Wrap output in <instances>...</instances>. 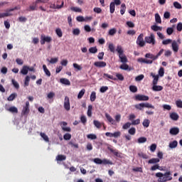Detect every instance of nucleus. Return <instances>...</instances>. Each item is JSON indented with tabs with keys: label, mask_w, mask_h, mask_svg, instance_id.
<instances>
[{
	"label": "nucleus",
	"mask_w": 182,
	"mask_h": 182,
	"mask_svg": "<svg viewBox=\"0 0 182 182\" xmlns=\"http://www.w3.org/2000/svg\"><path fill=\"white\" fill-rule=\"evenodd\" d=\"M142 125L144 126V127H149V126H150V121L147 119H144Z\"/></svg>",
	"instance_id": "nucleus-44"
},
{
	"label": "nucleus",
	"mask_w": 182,
	"mask_h": 182,
	"mask_svg": "<svg viewBox=\"0 0 182 182\" xmlns=\"http://www.w3.org/2000/svg\"><path fill=\"white\" fill-rule=\"evenodd\" d=\"M156 170H160L161 171H163V168H161V166H160L159 164H155L151 167V171H156Z\"/></svg>",
	"instance_id": "nucleus-25"
},
{
	"label": "nucleus",
	"mask_w": 182,
	"mask_h": 182,
	"mask_svg": "<svg viewBox=\"0 0 182 182\" xmlns=\"http://www.w3.org/2000/svg\"><path fill=\"white\" fill-rule=\"evenodd\" d=\"M105 117L109 123H112V124H114V119H113V117H112V116H110V114H109L108 113H105Z\"/></svg>",
	"instance_id": "nucleus-22"
},
{
	"label": "nucleus",
	"mask_w": 182,
	"mask_h": 182,
	"mask_svg": "<svg viewBox=\"0 0 182 182\" xmlns=\"http://www.w3.org/2000/svg\"><path fill=\"white\" fill-rule=\"evenodd\" d=\"M149 164H156V163H160V159L152 158L148 161Z\"/></svg>",
	"instance_id": "nucleus-17"
},
{
	"label": "nucleus",
	"mask_w": 182,
	"mask_h": 182,
	"mask_svg": "<svg viewBox=\"0 0 182 182\" xmlns=\"http://www.w3.org/2000/svg\"><path fill=\"white\" fill-rule=\"evenodd\" d=\"M43 69L46 76H48V77H50V71H49V70L46 67V65H43Z\"/></svg>",
	"instance_id": "nucleus-30"
},
{
	"label": "nucleus",
	"mask_w": 182,
	"mask_h": 182,
	"mask_svg": "<svg viewBox=\"0 0 182 182\" xmlns=\"http://www.w3.org/2000/svg\"><path fill=\"white\" fill-rule=\"evenodd\" d=\"M80 121H81V123H82L83 124H86L87 122V119L86 118V116L82 115L80 117Z\"/></svg>",
	"instance_id": "nucleus-53"
},
{
	"label": "nucleus",
	"mask_w": 182,
	"mask_h": 182,
	"mask_svg": "<svg viewBox=\"0 0 182 182\" xmlns=\"http://www.w3.org/2000/svg\"><path fill=\"white\" fill-rule=\"evenodd\" d=\"M40 136L43 139L44 141H46L47 143H49V136L46 135V134L41 132Z\"/></svg>",
	"instance_id": "nucleus-29"
},
{
	"label": "nucleus",
	"mask_w": 182,
	"mask_h": 182,
	"mask_svg": "<svg viewBox=\"0 0 182 182\" xmlns=\"http://www.w3.org/2000/svg\"><path fill=\"white\" fill-rule=\"evenodd\" d=\"M176 29L178 32H181V31H182V23H178L177 24Z\"/></svg>",
	"instance_id": "nucleus-64"
},
{
	"label": "nucleus",
	"mask_w": 182,
	"mask_h": 182,
	"mask_svg": "<svg viewBox=\"0 0 182 182\" xmlns=\"http://www.w3.org/2000/svg\"><path fill=\"white\" fill-rule=\"evenodd\" d=\"M96 100V92H92L90 95V101L91 102H95Z\"/></svg>",
	"instance_id": "nucleus-56"
},
{
	"label": "nucleus",
	"mask_w": 182,
	"mask_h": 182,
	"mask_svg": "<svg viewBox=\"0 0 182 182\" xmlns=\"http://www.w3.org/2000/svg\"><path fill=\"white\" fill-rule=\"evenodd\" d=\"M28 69H29V66L23 65L21 70V73L22 75H28Z\"/></svg>",
	"instance_id": "nucleus-23"
},
{
	"label": "nucleus",
	"mask_w": 182,
	"mask_h": 182,
	"mask_svg": "<svg viewBox=\"0 0 182 182\" xmlns=\"http://www.w3.org/2000/svg\"><path fill=\"white\" fill-rule=\"evenodd\" d=\"M29 112H31V109H29V101H26V105L23 107L21 116H28V114H29Z\"/></svg>",
	"instance_id": "nucleus-8"
},
{
	"label": "nucleus",
	"mask_w": 182,
	"mask_h": 182,
	"mask_svg": "<svg viewBox=\"0 0 182 182\" xmlns=\"http://www.w3.org/2000/svg\"><path fill=\"white\" fill-rule=\"evenodd\" d=\"M116 32H117L116 28H111L108 32V35H109V36H114Z\"/></svg>",
	"instance_id": "nucleus-41"
},
{
	"label": "nucleus",
	"mask_w": 182,
	"mask_h": 182,
	"mask_svg": "<svg viewBox=\"0 0 182 182\" xmlns=\"http://www.w3.org/2000/svg\"><path fill=\"white\" fill-rule=\"evenodd\" d=\"M52 42V37L46 36L44 34H42L41 36V45H45V43H50Z\"/></svg>",
	"instance_id": "nucleus-9"
},
{
	"label": "nucleus",
	"mask_w": 182,
	"mask_h": 182,
	"mask_svg": "<svg viewBox=\"0 0 182 182\" xmlns=\"http://www.w3.org/2000/svg\"><path fill=\"white\" fill-rule=\"evenodd\" d=\"M64 109H65L67 112H69V110H70V100L68 96L65 97Z\"/></svg>",
	"instance_id": "nucleus-11"
},
{
	"label": "nucleus",
	"mask_w": 182,
	"mask_h": 182,
	"mask_svg": "<svg viewBox=\"0 0 182 182\" xmlns=\"http://www.w3.org/2000/svg\"><path fill=\"white\" fill-rule=\"evenodd\" d=\"M6 16H12V14L9 13L8 10H6V13H0V18H5Z\"/></svg>",
	"instance_id": "nucleus-31"
},
{
	"label": "nucleus",
	"mask_w": 182,
	"mask_h": 182,
	"mask_svg": "<svg viewBox=\"0 0 182 182\" xmlns=\"http://www.w3.org/2000/svg\"><path fill=\"white\" fill-rule=\"evenodd\" d=\"M107 90H109V87L107 86H102L100 89L101 93H105L107 92Z\"/></svg>",
	"instance_id": "nucleus-54"
},
{
	"label": "nucleus",
	"mask_w": 182,
	"mask_h": 182,
	"mask_svg": "<svg viewBox=\"0 0 182 182\" xmlns=\"http://www.w3.org/2000/svg\"><path fill=\"white\" fill-rule=\"evenodd\" d=\"M155 21L156 23H161V17H160V14H159V13L155 14Z\"/></svg>",
	"instance_id": "nucleus-35"
},
{
	"label": "nucleus",
	"mask_w": 182,
	"mask_h": 182,
	"mask_svg": "<svg viewBox=\"0 0 182 182\" xmlns=\"http://www.w3.org/2000/svg\"><path fill=\"white\" fill-rule=\"evenodd\" d=\"M90 53H97V47H91L89 48Z\"/></svg>",
	"instance_id": "nucleus-50"
},
{
	"label": "nucleus",
	"mask_w": 182,
	"mask_h": 182,
	"mask_svg": "<svg viewBox=\"0 0 182 182\" xmlns=\"http://www.w3.org/2000/svg\"><path fill=\"white\" fill-rule=\"evenodd\" d=\"M119 68L122 70H129V65H127L126 63L121 65Z\"/></svg>",
	"instance_id": "nucleus-51"
},
{
	"label": "nucleus",
	"mask_w": 182,
	"mask_h": 182,
	"mask_svg": "<svg viewBox=\"0 0 182 182\" xmlns=\"http://www.w3.org/2000/svg\"><path fill=\"white\" fill-rule=\"evenodd\" d=\"M172 49L173 52H178V44H177V41H173L172 42Z\"/></svg>",
	"instance_id": "nucleus-19"
},
{
	"label": "nucleus",
	"mask_w": 182,
	"mask_h": 182,
	"mask_svg": "<svg viewBox=\"0 0 182 182\" xmlns=\"http://www.w3.org/2000/svg\"><path fill=\"white\" fill-rule=\"evenodd\" d=\"M116 50L119 53L120 62H122V63H127V57H126V55H124V51L121 46H117Z\"/></svg>",
	"instance_id": "nucleus-2"
},
{
	"label": "nucleus",
	"mask_w": 182,
	"mask_h": 182,
	"mask_svg": "<svg viewBox=\"0 0 182 182\" xmlns=\"http://www.w3.org/2000/svg\"><path fill=\"white\" fill-rule=\"evenodd\" d=\"M134 107L137 110H143L144 107L147 109H155L154 106L149 102L136 104L134 105Z\"/></svg>",
	"instance_id": "nucleus-3"
},
{
	"label": "nucleus",
	"mask_w": 182,
	"mask_h": 182,
	"mask_svg": "<svg viewBox=\"0 0 182 182\" xmlns=\"http://www.w3.org/2000/svg\"><path fill=\"white\" fill-rule=\"evenodd\" d=\"M93 123H94V126H95V127H97V129H101L102 124L100 123V122H99L97 120H94Z\"/></svg>",
	"instance_id": "nucleus-40"
},
{
	"label": "nucleus",
	"mask_w": 182,
	"mask_h": 182,
	"mask_svg": "<svg viewBox=\"0 0 182 182\" xmlns=\"http://www.w3.org/2000/svg\"><path fill=\"white\" fill-rule=\"evenodd\" d=\"M5 109L7 112H10V113H18V108L16 107H10L9 108L6 107Z\"/></svg>",
	"instance_id": "nucleus-16"
},
{
	"label": "nucleus",
	"mask_w": 182,
	"mask_h": 182,
	"mask_svg": "<svg viewBox=\"0 0 182 182\" xmlns=\"http://www.w3.org/2000/svg\"><path fill=\"white\" fill-rule=\"evenodd\" d=\"M177 146H178V142L176 140L169 143V148L170 149H176V147H177Z\"/></svg>",
	"instance_id": "nucleus-24"
},
{
	"label": "nucleus",
	"mask_w": 182,
	"mask_h": 182,
	"mask_svg": "<svg viewBox=\"0 0 182 182\" xmlns=\"http://www.w3.org/2000/svg\"><path fill=\"white\" fill-rule=\"evenodd\" d=\"M173 32H174V29L171 27H169L166 29L167 35H173Z\"/></svg>",
	"instance_id": "nucleus-60"
},
{
	"label": "nucleus",
	"mask_w": 182,
	"mask_h": 182,
	"mask_svg": "<svg viewBox=\"0 0 182 182\" xmlns=\"http://www.w3.org/2000/svg\"><path fill=\"white\" fill-rule=\"evenodd\" d=\"M143 38H144V34L141 33L136 39V45H138L140 48L146 46V41H144Z\"/></svg>",
	"instance_id": "nucleus-7"
},
{
	"label": "nucleus",
	"mask_w": 182,
	"mask_h": 182,
	"mask_svg": "<svg viewBox=\"0 0 182 182\" xmlns=\"http://www.w3.org/2000/svg\"><path fill=\"white\" fill-rule=\"evenodd\" d=\"M125 12H126V4H122L121 5L120 14H121V15H124Z\"/></svg>",
	"instance_id": "nucleus-38"
},
{
	"label": "nucleus",
	"mask_w": 182,
	"mask_h": 182,
	"mask_svg": "<svg viewBox=\"0 0 182 182\" xmlns=\"http://www.w3.org/2000/svg\"><path fill=\"white\" fill-rule=\"evenodd\" d=\"M63 139L64 140H70V139H72V135L69 133H67L64 134Z\"/></svg>",
	"instance_id": "nucleus-58"
},
{
	"label": "nucleus",
	"mask_w": 182,
	"mask_h": 182,
	"mask_svg": "<svg viewBox=\"0 0 182 182\" xmlns=\"http://www.w3.org/2000/svg\"><path fill=\"white\" fill-rule=\"evenodd\" d=\"M151 28L152 29V31H154V32H157V31H161V29H163L162 27L156 25L151 26Z\"/></svg>",
	"instance_id": "nucleus-36"
},
{
	"label": "nucleus",
	"mask_w": 182,
	"mask_h": 182,
	"mask_svg": "<svg viewBox=\"0 0 182 182\" xmlns=\"http://www.w3.org/2000/svg\"><path fill=\"white\" fill-rule=\"evenodd\" d=\"M56 160L58 161H63L64 160H66V156L65 155H58L56 157Z\"/></svg>",
	"instance_id": "nucleus-34"
},
{
	"label": "nucleus",
	"mask_w": 182,
	"mask_h": 182,
	"mask_svg": "<svg viewBox=\"0 0 182 182\" xmlns=\"http://www.w3.org/2000/svg\"><path fill=\"white\" fill-rule=\"evenodd\" d=\"M152 90L154 92H161V90H163V86L154 85V86L152 87Z\"/></svg>",
	"instance_id": "nucleus-21"
},
{
	"label": "nucleus",
	"mask_w": 182,
	"mask_h": 182,
	"mask_svg": "<svg viewBox=\"0 0 182 182\" xmlns=\"http://www.w3.org/2000/svg\"><path fill=\"white\" fill-rule=\"evenodd\" d=\"M128 133L132 136H134L136 134V128L132 127L129 129Z\"/></svg>",
	"instance_id": "nucleus-49"
},
{
	"label": "nucleus",
	"mask_w": 182,
	"mask_h": 182,
	"mask_svg": "<svg viewBox=\"0 0 182 182\" xmlns=\"http://www.w3.org/2000/svg\"><path fill=\"white\" fill-rule=\"evenodd\" d=\"M59 60L58 58H51L50 59H47V61L50 63L51 64H55V63H58V61Z\"/></svg>",
	"instance_id": "nucleus-37"
},
{
	"label": "nucleus",
	"mask_w": 182,
	"mask_h": 182,
	"mask_svg": "<svg viewBox=\"0 0 182 182\" xmlns=\"http://www.w3.org/2000/svg\"><path fill=\"white\" fill-rule=\"evenodd\" d=\"M93 109V106L89 105L87 114L88 117H92V110Z\"/></svg>",
	"instance_id": "nucleus-39"
},
{
	"label": "nucleus",
	"mask_w": 182,
	"mask_h": 182,
	"mask_svg": "<svg viewBox=\"0 0 182 182\" xmlns=\"http://www.w3.org/2000/svg\"><path fill=\"white\" fill-rule=\"evenodd\" d=\"M87 139H90V140H96L97 139V136L95 134H90L87 135Z\"/></svg>",
	"instance_id": "nucleus-43"
},
{
	"label": "nucleus",
	"mask_w": 182,
	"mask_h": 182,
	"mask_svg": "<svg viewBox=\"0 0 182 182\" xmlns=\"http://www.w3.org/2000/svg\"><path fill=\"white\" fill-rule=\"evenodd\" d=\"M102 77L106 79V80H109V79H110V80H117V78L108 73H104Z\"/></svg>",
	"instance_id": "nucleus-14"
},
{
	"label": "nucleus",
	"mask_w": 182,
	"mask_h": 182,
	"mask_svg": "<svg viewBox=\"0 0 182 182\" xmlns=\"http://www.w3.org/2000/svg\"><path fill=\"white\" fill-rule=\"evenodd\" d=\"M60 83L65 85L66 86H70V81L66 78H61L60 80Z\"/></svg>",
	"instance_id": "nucleus-20"
},
{
	"label": "nucleus",
	"mask_w": 182,
	"mask_h": 182,
	"mask_svg": "<svg viewBox=\"0 0 182 182\" xmlns=\"http://www.w3.org/2000/svg\"><path fill=\"white\" fill-rule=\"evenodd\" d=\"M129 90L132 93H136V92H137V87H136V85H131L129 86Z\"/></svg>",
	"instance_id": "nucleus-48"
},
{
	"label": "nucleus",
	"mask_w": 182,
	"mask_h": 182,
	"mask_svg": "<svg viewBox=\"0 0 182 182\" xmlns=\"http://www.w3.org/2000/svg\"><path fill=\"white\" fill-rule=\"evenodd\" d=\"M73 34L75 36H79V35H80V29H79V28H74L73 30Z\"/></svg>",
	"instance_id": "nucleus-42"
},
{
	"label": "nucleus",
	"mask_w": 182,
	"mask_h": 182,
	"mask_svg": "<svg viewBox=\"0 0 182 182\" xmlns=\"http://www.w3.org/2000/svg\"><path fill=\"white\" fill-rule=\"evenodd\" d=\"M116 9V6L114 2H111L109 4V12L110 14H114V11Z\"/></svg>",
	"instance_id": "nucleus-27"
},
{
	"label": "nucleus",
	"mask_w": 182,
	"mask_h": 182,
	"mask_svg": "<svg viewBox=\"0 0 182 182\" xmlns=\"http://www.w3.org/2000/svg\"><path fill=\"white\" fill-rule=\"evenodd\" d=\"M29 82H31V77L27 75L25 78L24 86H29Z\"/></svg>",
	"instance_id": "nucleus-47"
},
{
	"label": "nucleus",
	"mask_w": 182,
	"mask_h": 182,
	"mask_svg": "<svg viewBox=\"0 0 182 182\" xmlns=\"http://www.w3.org/2000/svg\"><path fill=\"white\" fill-rule=\"evenodd\" d=\"M173 6L176 8V9H181L182 6L178 1L173 2Z\"/></svg>",
	"instance_id": "nucleus-52"
},
{
	"label": "nucleus",
	"mask_w": 182,
	"mask_h": 182,
	"mask_svg": "<svg viewBox=\"0 0 182 182\" xmlns=\"http://www.w3.org/2000/svg\"><path fill=\"white\" fill-rule=\"evenodd\" d=\"M149 99V96L144 95H136L135 96V100H138L139 102H147Z\"/></svg>",
	"instance_id": "nucleus-10"
},
{
	"label": "nucleus",
	"mask_w": 182,
	"mask_h": 182,
	"mask_svg": "<svg viewBox=\"0 0 182 182\" xmlns=\"http://www.w3.org/2000/svg\"><path fill=\"white\" fill-rule=\"evenodd\" d=\"M169 117L170 119H171V120H174V122H177V120L180 119V116H178V114H177L176 112L171 113Z\"/></svg>",
	"instance_id": "nucleus-15"
},
{
	"label": "nucleus",
	"mask_w": 182,
	"mask_h": 182,
	"mask_svg": "<svg viewBox=\"0 0 182 182\" xmlns=\"http://www.w3.org/2000/svg\"><path fill=\"white\" fill-rule=\"evenodd\" d=\"M107 149L114 155L116 156V157H119V151L117 149H113V148H110V146L107 147Z\"/></svg>",
	"instance_id": "nucleus-26"
},
{
	"label": "nucleus",
	"mask_w": 182,
	"mask_h": 182,
	"mask_svg": "<svg viewBox=\"0 0 182 182\" xmlns=\"http://www.w3.org/2000/svg\"><path fill=\"white\" fill-rule=\"evenodd\" d=\"M146 141H147V138L144 136H141L138 139V143H139V144L141 143H146Z\"/></svg>",
	"instance_id": "nucleus-45"
},
{
	"label": "nucleus",
	"mask_w": 182,
	"mask_h": 182,
	"mask_svg": "<svg viewBox=\"0 0 182 182\" xmlns=\"http://www.w3.org/2000/svg\"><path fill=\"white\" fill-rule=\"evenodd\" d=\"M11 82H12V85L16 89H19V84L18 83V82H16V80H11Z\"/></svg>",
	"instance_id": "nucleus-61"
},
{
	"label": "nucleus",
	"mask_w": 182,
	"mask_h": 182,
	"mask_svg": "<svg viewBox=\"0 0 182 182\" xmlns=\"http://www.w3.org/2000/svg\"><path fill=\"white\" fill-rule=\"evenodd\" d=\"M151 76L154 78L153 80V85H157L158 82H159V75H155L154 73H151Z\"/></svg>",
	"instance_id": "nucleus-18"
},
{
	"label": "nucleus",
	"mask_w": 182,
	"mask_h": 182,
	"mask_svg": "<svg viewBox=\"0 0 182 182\" xmlns=\"http://www.w3.org/2000/svg\"><path fill=\"white\" fill-rule=\"evenodd\" d=\"M159 75L161 77H163V76H164V68H161L159 70Z\"/></svg>",
	"instance_id": "nucleus-63"
},
{
	"label": "nucleus",
	"mask_w": 182,
	"mask_h": 182,
	"mask_svg": "<svg viewBox=\"0 0 182 182\" xmlns=\"http://www.w3.org/2000/svg\"><path fill=\"white\" fill-rule=\"evenodd\" d=\"M116 77H117V80H120L121 82H123V80H124V77L120 73H116Z\"/></svg>",
	"instance_id": "nucleus-46"
},
{
	"label": "nucleus",
	"mask_w": 182,
	"mask_h": 182,
	"mask_svg": "<svg viewBox=\"0 0 182 182\" xmlns=\"http://www.w3.org/2000/svg\"><path fill=\"white\" fill-rule=\"evenodd\" d=\"M171 42H173V40L168 38V39H166V40H164V41H162V43H163L164 45H170V43H171Z\"/></svg>",
	"instance_id": "nucleus-59"
},
{
	"label": "nucleus",
	"mask_w": 182,
	"mask_h": 182,
	"mask_svg": "<svg viewBox=\"0 0 182 182\" xmlns=\"http://www.w3.org/2000/svg\"><path fill=\"white\" fill-rule=\"evenodd\" d=\"M169 133L172 136H177L180 133V129L178 127H173L170 129Z\"/></svg>",
	"instance_id": "nucleus-13"
},
{
	"label": "nucleus",
	"mask_w": 182,
	"mask_h": 182,
	"mask_svg": "<svg viewBox=\"0 0 182 182\" xmlns=\"http://www.w3.org/2000/svg\"><path fill=\"white\" fill-rule=\"evenodd\" d=\"M131 124L132 126H137V124H140V119H136L135 120L132 121Z\"/></svg>",
	"instance_id": "nucleus-55"
},
{
	"label": "nucleus",
	"mask_w": 182,
	"mask_h": 182,
	"mask_svg": "<svg viewBox=\"0 0 182 182\" xmlns=\"http://www.w3.org/2000/svg\"><path fill=\"white\" fill-rule=\"evenodd\" d=\"M156 177L159 178V182H167L173 180V177H171V172L170 171L166 172L165 173L158 172L156 173Z\"/></svg>",
	"instance_id": "nucleus-1"
},
{
	"label": "nucleus",
	"mask_w": 182,
	"mask_h": 182,
	"mask_svg": "<svg viewBox=\"0 0 182 182\" xmlns=\"http://www.w3.org/2000/svg\"><path fill=\"white\" fill-rule=\"evenodd\" d=\"M94 65L96 66V68H106L107 64L105 61H97L94 63Z\"/></svg>",
	"instance_id": "nucleus-12"
},
{
	"label": "nucleus",
	"mask_w": 182,
	"mask_h": 182,
	"mask_svg": "<svg viewBox=\"0 0 182 182\" xmlns=\"http://www.w3.org/2000/svg\"><path fill=\"white\" fill-rule=\"evenodd\" d=\"M163 52H164V49H161V50L157 53L156 55L149 53L145 55V58H147L148 59H152V61L157 60V59H159V57L163 55Z\"/></svg>",
	"instance_id": "nucleus-4"
},
{
	"label": "nucleus",
	"mask_w": 182,
	"mask_h": 182,
	"mask_svg": "<svg viewBox=\"0 0 182 182\" xmlns=\"http://www.w3.org/2000/svg\"><path fill=\"white\" fill-rule=\"evenodd\" d=\"M176 105L177 107H179V109H182V101L181 100H178L176 101Z\"/></svg>",
	"instance_id": "nucleus-62"
},
{
	"label": "nucleus",
	"mask_w": 182,
	"mask_h": 182,
	"mask_svg": "<svg viewBox=\"0 0 182 182\" xmlns=\"http://www.w3.org/2000/svg\"><path fill=\"white\" fill-rule=\"evenodd\" d=\"M55 33L58 38H62V36H63V33L62 32V29H60V28H56Z\"/></svg>",
	"instance_id": "nucleus-33"
},
{
	"label": "nucleus",
	"mask_w": 182,
	"mask_h": 182,
	"mask_svg": "<svg viewBox=\"0 0 182 182\" xmlns=\"http://www.w3.org/2000/svg\"><path fill=\"white\" fill-rule=\"evenodd\" d=\"M130 126H132V123L127 122L122 126V129H124V130H127V129H129Z\"/></svg>",
	"instance_id": "nucleus-57"
},
{
	"label": "nucleus",
	"mask_w": 182,
	"mask_h": 182,
	"mask_svg": "<svg viewBox=\"0 0 182 182\" xmlns=\"http://www.w3.org/2000/svg\"><path fill=\"white\" fill-rule=\"evenodd\" d=\"M18 96V94L16 93H12L8 98L7 100L9 102H12L13 100H15Z\"/></svg>",
	"instance_id": "nucleus-28"
},
{
	"label": "nucleus",
	"mask_w": 182,
	"mask_h": 182,
	"mask_svg": "<svg viewBox=\"0 0 182 182\" xmlns=\"http://www.w3.org/2000/svg\"><path fill=\"white\" fill-rule=\"evenodd\" d=\"M144 41L146 43H149V45H152V46L156 45V37L153 33H151L149 36H146Z\"/></svg>",
	"instance_id": "nucleus-5"
},
{
	"label": "nucleus",
	"mask_w": 182,
	"mask_h": 182,
	"mask_svg": "<svg viewBox=\"0 0 182 182\" xmlns=\"http://www.w3.org/2000/svg\"><path fill=\"white\" fill-rule=\"evenodd\" d=\"M85 93H86V90H81L77 95V99H82L85 96Z\"/></svg>",
	"instance_id": "nucleus-32"
},
{
	"label": "nucleus",
	"mask_w": 182,
	"mask_h": 182,
	"mask_svg": "<svg viewBox=\"0 0 182 182\" xmlns=\"http://www.w3.org/2000/svg\"><path fill=\"white\" fill-rule=\"evenodd\" d=\"M93 161L95 163V164H110L111 166L113 164V162L106 159L102 160L100 158H95L93 159Z\"/></svg>",
	"instance_id": "nucleus-6"
}]
</instances>
